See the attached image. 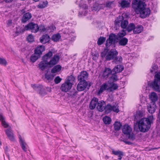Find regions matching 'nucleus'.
<instances>
[{
	"label": "nucleus",
	"mask_w": 160,
	"mask_h": 160,
	"mask_svg": "<svg viewBox=\"0 0 160 160\" xmlns=\"http://www.w3.org/2000/svg\"><path fill=\"white\" fill-rule=\"evenodd\" d=\"M32 17V14L28 12L24 14L21 19V22L22 23H25L28 21Z\"/></svg>",
	"instance_id": "16"
},
{
	"label": "nucleus",
	"mask_w": 160,
	"mask_h": 160,
	"mask_svg": "<svg viewBox=\"0 0 160 160\" xmlns=\"http://www.w3.org/2000/svg\"><path fill=\"white\" fill-rule=\"evenodd\" d=\"M19 139L20 140V144L22 149L25 152L27 151V143L25 142L24 140H22L21 136L19 137Z\"/></svg>",
	"instance_id": "23"
},
{
	"label": "nucleus",
	"mask_w": 160,
	"mask_h": 160,
	"mask_svg": "<svg viewBox=\"0 0 160 160\" xmlns=\"http://www.w3.org/2000/svg\"><path fill=\"white\" fill-rule=\"evenodd\" d=\"M105 102L103 100L98 101L97 108L99 112H102L104 109Z\"/></svg>",
	"instance_id": "17"
},
{
	"label": "nucleus",
	"mask_w": 160,
	"mask_h": 160,
	"mask_svg": "<svg viewBox=\"0 0 160 160\" xmlns=\"http://www.w3.org/2000/svg\"><path fill=\"white\" fill-rule=\"evenodd\" d=\"M5 152H6V154L7 155V156L8 157V159H9V154L8 153V147L7 146L6 147L5 149Z\"/></svg>",
	"instance_id": "59"
},
{
	"label": "nucleus",
	"mask_w": 160,
	"mask_h": 160,
	"mask_svg": "<svg viewBox=\"0 0 160 160\" xmlns=\"http://www.w3.org/2000/svg\"><path fill=\"white\" fill-rule=\"evenodd\" d=\"M158 68V66L156 65H153L152 67V69H151L150 72L152 73H153L154 72H156L157 69Z\"/></svg>",
	"instance_id": "54"
},
{
	"label": "nucleus",
	"mask_w": 160,
	"mask_h": 160,
	"mask_svg": "<svg viewBox=\"0 0 160 160\" xmlns=\"http://www.w3.org/2000/svg\"><path fill=\"white\" fill-rule=\"evenodd\" d=\"M156 108V104L154 102H150L148 106V111L151 114L155 112Z\"/></svg>",
	"instance_id": "15"
},
{
	"label": "nucleus",
	"mask_w": 160,
	"mask_h": 160,
	"mask_svg": "<svg viewBox=\"0 0 160 160\" xmlns=\"http://www.w3.org/2000/svg\"><path fill=\"white\" fill-rule=\"evenodd\" d=\"M62 69V67L60 65H57L54 66L51 70L52 73H55L60 72Z\"/></svg>",
	"instance_id": "28"
},
{
	"label": "nucleus",
	"mask_w": 160,
	"mask_h": 160,
	"mask_svg": "<svg viewBox=\"0 0 160 160\" xmlns=\"http://www.w3.org/2000/svg\"><path fill=\"white\" fill-rule=\"evenodd\" d=\"M117 73H114L112 74L111 78L113 80V81H116L118 80V77L116 75Z\"/></svg>",
	"instance_id": "53"
},
{
	"label": "nucleus",
	"mask_w": 160,
	"mask_h": 160,
	"mask_svg": "<svg viewBox=\"0 0 160 160\" xmlns=\"http://www.w3.org/2000/svg\"><path fill=\"white\" fill-rule=\"evenodd\" d=\"M143 29V28L142 25H138L136 26H135L133 32L135 34H139L141 33Z\"/></svg>",
	"instance_id": "22"
},
{
	"label": "nucleus",
	"mask_w": 160,
	"mask_h": 160,
	"mask_svg": "<svg viewBox=\"0 0 160 160\" xmlns=\"http://www.w3.org/2000/svg\"><path fill=\"white\" fill-rule=\"evenodd\" d=\"M81 7L82 8L84 9H86L88 8V6L86 4H83L82 5Z\"/></svg>",
	"instance_id": "64"
},
{
	"label": "nucleus",
	"mask_w": 160,
	"mask_h": 160,
	"mask_svg": "<svg viewBox=\"0 0 160 160\" xmlns=\"http://www.w3.org/2000/svg\"><path fill=\"white\" fill-rule=\"evenodd\" d=\"M124 69V67L123 66L118 65L113 68L112 71L113 72L115 73H118L121 72Z\"/></svg>",
	"instance_id": "25"
},
{
	"label": "nucleus",
	"mask_w": 160,
	"mask_h": 160,
	"mask_svg": "<svg viewBox=\"0 0 160 160\" xmlns=\"http://www.w3.org/2000/svg\"><path fill=\"white\" fill-rule=\"evenodd\" d=\"M5 118L3 116L2 113H0V120L2 122V125L5 128H7L9 126L8 124L5 121Z\"/></svg>",
	"instance_id": "27"
},
{
	"label": "nucleus",
	"mask_w": 160,
	"mask_h": 160,
	"mask_svg": "<svg viewBox=\"0 0 160 160\" xmlns=\"http://www.w3.org/2000/svg\"><path fill=\"white\" fill-rule=\"evenodd\" d=\"M112 72H113L109 68H106L103 72L102 77L106 79Z\"/></svg>",
	"instance_id": "20"
},
{
	"label": "nucleus",
	"mask_w": 160,
	"mask_h": 160,
	"mask_svg": "<svg viewBox=\"0 0 160 160\" xmlns=\"http://www.w3.org/2000/svg\"><path fill=\"white\" fill-rule=\"evenodd\" d=\"M151 85L152 88L155 91L160 92V72L155 74L154 79Z\"/></svg>",
	"instance_id": "4"
},
{
	"label": "nucleus",
	"mask_w": 160,
	"mask_h": 160,
	"mask_svg": "<svg viewBox=\"0 0 160 160\" xmlns=\"http://www.w3.org/2000/svg\"><path fill=\"white\" fill-rule=\"evenodd\" d=\"M128 23V20L126 19L124 20V19L121 22V23L120 25L121 26L122 28H126Z\"/></svg>",
	"instance_id": "42"
},
{
	"label": "nucleus",
	"mask_w": 160,
	"mask_h": 160,
	"mask_svg": "<svg viewBox=\"0 0 160 160\" xmlns=\"http://www.w3.org/2000/svg\"><path fill=\"white\" fill-rule=\"evenodd\" d=\"M112 105L108 103L104 107V112L105 113L108 114L112 112Z\"/></svg>",
	"instance_id": "30"
},
{
	"label": "nucleus",
	"mask_w": 160,
	"mask_h": 160,
	"mask_svg": "<svg viewBox=\"0 0 160 160\" xmlns=\"http://www.w3.org/2000/svg\"><path fill=\"white\" fill-rule=\"evenodd\" d=\"M127 136H128V139L132 141H133L135 139V135L132 133H131L128 134H127Z\"/></svg>",
	"instance_id": "48"
},
{
	"label": "nucleus",
	"mask_w": 160,
	"mask_h": 160,
	"mask_svg": "<svg viewBox=\"0 0 160 160\" xmlns=\"http://www.w3.org/2000/svg\"><path fill=\"white\" fill-rule=\"evenodd\" d=\"M119 44L122 46H125L127 45L128 42V38L125 37L119 38Z\"/></svg>",
	"instance_id": "26"
},
{
	"label": "nucleus",
	"mask_w": 160,
	"mask_h": 160,
	"mask_svg": "<svg viewBox=\"0 0 160 160\" xmlns=\"http://www.w3.org/2000/svg\"><path fill=\"white\" fill-rule=\"evenodd\" d=\"M123 142H124L126 144H128V145H131L132 144V142H131L129 141H127L126 140H123L122 141Z\"/></svg>",
	"instance_id": "60"
},
{
	"label": "nucleus",
	"mask_w": 160,
	"mask_h": 160,
	"mask_svg": "<svg viewBox=\"0 0 160 160\" xmlns=\"http://www.w3.org/2000/svg\"><path fill=\"white\" fill-rule=\"evenodd\" d=\"M88 85L87 82L79 81L77 88L78 91H81L84 90L87 87Z\"/></svg>",
	"instance_id": "10"
},
{
	"label": "nucleus",
	"mask_w": 160,
	"mask_h": 160,
	"mask_svg": "<svg viewBox=\"0 0 160 160\" xmlns=\"http://www.w3.org/2000/svg\"><path fill=\"white\" fill-rule=\"evenodd\" d=\"M149 97L152 101V102L155 103V102L158 100V97L156 93L154 92H152L151 93Z\"/></svg>",
	"instance_id": "31"
},
{
	"label": "nucleus",
	"mask_w": 160,
	"mask_h": 160,
	"mask_svg": "<svg viewBox=\"0 0 160 160\" xmlns=\"http://www.w3.org/2000/svg\"><path fill=\"white\" fill-rule=\"evenodd\" d=\"M108 50V49L107 48H105L104 51L101 53V56L102 58L104 57L107 56Z\"/></svg>",
	"instance_id": "56"
},
{
	"label": "nucleus",
	"mask_w": 160,
	"mask_h": 160,
	"mask_svg": "<svg viewBox=\"0 0 160 160\" xmlns=\"http://www.w3.org/2000/svg\"><path fill=\"white\" fill-rule=\"evenodd\" d=\"M101 5H102L101 4H99L98 3H96L93 5V7H92V10L95 11L97 10H99L101 8Z\"/></svg>",
	"instance_id": "37"
},
{
	"label": "nucleus",
	"mask_w": 160,
	"mask_h": 160,
	"mask_svg": "<svg viewBox=\"0 0 160 160\" xmlns=\"http://www.w3.org/2000/svg\"><path fill=\"white\" fill-rule=\"evenodd\" d=\"M5 131L10 140L12 141L14 140V134L11 127H9V128L5 130Z\"/></svg>",
	"instance_id": "13"
},
{
	"label": "nucleus",
	"mask_w": 160,
	"mask_h": 160,
	"mask_svg": "<svg viewBox=\"0 0 160 160\" xmlns=\"http://www.w3.org/2000/svg\"><path fill=\"white\" fill-rule=\"evenodd\" d=\"M118 54V52L115 49H112L108 52L106 57V59L107 61L112 60Z\"/></svg>",
	"instance_id": "6"
},
{
	"label": "nucleus",
	"mask_w": 160,
	"mask_h": 160,
	"mask_svg": "<svg viewBox=\"0 0 160 160\" xmlns=\"http://www.w3.org/2000/svg\"><path fill=\"white\" fill-rule=\"evenodd\" d=\"M39 27V30L41 32H44L45 31H47L46 28H45L44 26L41 25Z\"/></svg>",
	"instance_id": "58"
},
{
	"label": "nucleus",
	"mask_w": 160,
	"mask_h": 160,
	"mask_svg": "<svg viewBox=\"0 0 160 160\" xmlns=\"http://www.w3.org/2000/svg\"><path fill=\"white\" fill-rule=\"evenodd\" d=\"M122 153H123V152L119 150L116 151H115L113 149H112V154L118 156L119 155H121V154Z\"/></svg>",
	"instance_id": "50"
},
{
	"label": "nucleus",
	"mask_w": 160,
	"mask_h": 160,
	"mask_svg": "<svg viewBox=\"0 0 160 160\" xmlns=\"http://www.w3.org/2000/svg\"><path fill=\"white\" fill-rule=\"evenodd\" d=\"M62 80V79L59 76H57L55 78L54 81L56 84H58L61 82Z\"/></svg>",
	"instance_id": "55"
},
{
	"label": "nucleus",
	"mask_w": 160,
	"mask_h": 160,
	"mask_svg": "<svg viewBox=\"0 0 160 160\" xmlns=\"http://www.w3.org/2000/svg\"><path fill=\"white\" fill-rule=\"evenodd\" d=\"M53 55V52L52 51H49L48 53L45 54L42 57V60L47 62H48V60L52 58L51 57Z\"/></svg>",
	"instance_id": "24"
},
{
	"label": "nucleus",
	"mask_w": 160,
	"mask_h": 160,
	"mask_svg": "<svg viewBox=\"0 0 160 160\" xmlns=\"http://www.w3.org/2000/svg\"><path fill=\"white\" fill-rule=\"evenodd\" d=\"M122 125L120 122H115L114 124V128L115 130L116 131H118L119 130Z\"/></svg>",
	"instance_id": "38"
},
{
	"label": "nucleus",
	"mask_w": 160,
	"mask_h": 160,
	"mask_svg": "<svg viewBox=\"0 0 160 160\" xmlns=\"http://www.w3.org/2000/svg\"><path fill=\"white\" fill-rule=\"evenodd\" d=\"M59 56L57 54H55L49 62L42 60L38 64V67L41 71H43L47 66L51 68L57 64L59 62Z\"/></svg>",
	"instance_id": "2"
},
{
	"label": "nucleus",
	"mask_w": 160,
	"mask_h": 160,
	"mask_svg": "<svg viewBox=\"0 0 160 160\" xmlns=\"http://www.w3.org/2000/svg\"><path fill=\"white\" fill-rule=\"evenodd\" d=\"M109 82H106L104 83L100 87L98 92L99 93H102L105 91L109 92Z\"/></svg>",
	"instance_id": "12"
},
{
	"label": "nucleus",
	"mask_w": 160,
	"mask_h": 160,
	"mask_svg": "<svg viewBox=\"0 0 160 160\" xmlns=\"http://www.w3.org/2000/svg\"><path fill=\"white\" fill-rule=\"evenodd\" d=\"M106 40V38L103 37H100L98 39L97 41V44L98 45H101Z\"/></svg>",
	"instance_id": "43"
},
{
	"label": "nucleus",
	"mask_w": 160,
	"mask_h": 160,
	"mask_svg": "<svg viewBox=\"0 0 160 160\" xmlns=\"http://www.w3.org/2000/svg\"><path fill=\"white\" fill-rule=\"evenodd\" d=\"M123 155H124V153L123 152V153H122V154H121V155H119L118 156V159L119 160H121L122 158V157Z\"/></svg>",
	"instance_id": "63"
},
{
	"label": "nucleus",
	"mask_w": 160,
	"mask_h": 160,
	"mask_svg": "<svg viewBox=\"0 0 160 160\" xmlns=\"http://www.w3.org/2000/svg\"><path fill=\"white\" fill-rule=\"evenodd\" d=\"M113 62L115 63L116 64H120L122 62V57L121 56H119L117 57L116 56L115 58H113Z\"/></svg>",
	"instance_id": "32"
},
{
	"label": "nucleus",
	"mask_w": 160,
	"mask_h": 160,
	"mask_svg": "<svg viewBox=\"0 0 160 160\" xmlns=\"http://www.w3.org/2000/svg\"><path fill=\"white\" fill-rule=\"evenodd\" d=\"M151 122L148 118L141 119L138 123V129L140 132H148L151 127Z\"/></svg>",
	"instance_id": "3"
},
{
	"label": "nucleus",
	"mask_w": 160,
	"mask_h": 160,
	"mask_svg": "<svg viewBox=\"0 0 160 160\" xmlns=\"http://www.w3.org/2000/svg\"><path fill=\"white\" fill-rule=\"evenodd\" d=\"M118 107L119 106L118 105L112 106V111L117 113L118 112H119Z\"/></svg>",
	"instance_id": "49"
},
{
	"label": "nucleus",
	"mask_w": 160,
	"mask_h": 160,
	"mask_svg": "<svg viewBox=\"0 0 160 160\" xmlns=\"http://www.w3.org/2000/svg\"><path fill=\"white\" fill-rule=\"evenodd\" d=\"M120 5L123 8H128L130 7V2L126 0H122L121 2Z\"/></svg>",
	"instance_id": "29"
},
{
	"label": "nucleus",
	"mask_w": 160,
	"mask_h": 160,
	"mask_svg": "<svg viewBox=\"0 0 160 160\" xmlns=\"http://www.w3.org/2000/svg\"><path fill=\"white\" fill-rule=\"evenodd\" d=\"M38 55L35 54V53L34 54L32 55L30 57V60L31 61L33 62H34L36 61L38 58L40 57Z\"/></svg>",
	"instance_id": "45"
},
{
	"label": "nucleus",
	"mask_w": 160,
	"mask_h": 160,
	"mask_svg": "<svg viewBox=\"0 0 160 160\" xmlns=\"http://www.w3.org/2000/svg\"><path fill=\"white\" fill-rule=\"evenodd\" d=\"M45 50V47L43 45H38L35 49V54L40 56L42 52Z\"/></svg>",
	"instance_id": "14"
},
{
	"label": "nucleus",
	"mask_w": 160,
	"mask_h": 160,
	"mask_svg": "<svg viewBox=\"0 0 160 160\" xmlns=\"http://www.w3.org/2000/svg\"><path fill=\"white\" fill-rule=\"evenodd\" d=\"M113 41L108 39L106 41L105 44L106 48H108L112 43Z\"/></svg>",
	"instance_id": "51"
},
{
	"label": "nucleus",
	"mask_w": 160,
	"mask_h": 160,
	"mask_svg": "<svg viewBox=\"0 0 160 160\" xmlns=\"http://www.w3.org/2000/svg\"><path fill=\"white\" fill-rule=\"evenodd\" d=\"M61 36L59 33L53 35L52 37V39L54 42L58 41L61 38Z\"/></svg>",
	"instance_id": "33"
},
{
	"label": "nucleus",
	"mask_w": 160,
	"mask_h": 160,
	"mask_svg": "<svg viewBox=\"0 0 160 160\" xmlns=\"http://www.w3.org/2000/svg\"><path fill=\"white\" fill-rule=\"evenodd\" d=\"M88 74L86 71L81 72L80 74L78 76V79L79 81L87 82L86 80L88 78Z\"/></svg>",
	"instance_id": "9"
},
{
	"label": "nucleus",
	"mask_w": 160,
	"mask_h": 160,
	"mask_svg": "<svg viewBox=\"0 0 160 160\" xmlns=\"http://www.w3.org/2000/svg\"><path fill=\"white\" fill-rule=\"evenodd\" d=\"M98 99L96 98H93L91 100L89 104V108L91 110L94 109L96 107L98 102Z\"/></svg>",
	"instance_id": "18"
},
{
	"label": "nucleus",
	"mask_w": 160,
	"mask_h": 160,
	"mask_svg": "<svg viewBox=\"0 0 160 160\" xmlns=\"http://www.w3.org/2000/svg\"><path fill=\"white\" fill-rule=\"evenodd\" d=\"M28 41L30 42H32L34 41V37L32 35H29L27 37Z\"/></svg>",
	"instance_id": "57"
},
{
	"label": "nucleus",
	"mask_w": 160,
	"mask_h": 160,
	"mask_svg": "<svg viewBox=\"0 0 160 160\" xmlns=\"http://www.w3.org/2000/svg\"><path fill=\"white\" fill-rule=\"evenodd\" d=\"M75 80V78L73 75H71L67 78L66 81L70 83L72 85Z\"/></svg>",
	"instance_id": "36"
},
{
	"label": "nucleus",
	"mask_w": 160,
	"mask_h": 160,
	"mask_svg": "<svg viewBox=\"0 0 160 160\" xmlns=\"http://www.w3.org/2000/svg\"><path fill=\"white\" fill-rule=\"evenodd\" d=\"M72 86V85L70 83L68 82L65 81L61 85L60 89L62 92H67L71 89Z\"/></svg>",
	"instance_id": "8"
},
{
	"label": "nucleus",
	"mask_w": 160,
	"mask_h": 160,
	"mask_svg": "<svg viewBox=\"0 0 160 160\" xmlns=\"http://www.w3.org/2000/svg\"><path fill=\"white\" fill-rule=\"evenodd\" d=\"M7 64L6 60L3 58H0V64L3 66H6Z\"/></svg>",
	"instance_id": "52"
},
{
	"label": "nucleus",
	"mask_w": 160,
	"mask_h": 160,
	"mask_svg": "<svg viewBox=\"0 0 160 160\" xmlns=\"http://www.w3.org/2000/svg\"><path fill=\"white\" fill-rule=\"evenodd\" d=\"M54 76L51 74L46 73L45 74V78L48 80H51L53 79Z\"/></svg>",
	"instance_id": "46"
},
{
	"label": "nucleus",
	"mask_w": 160,
	"mask_h": 160,
	"mask_svg": "<svg viewBox=\"0 0 160 160\" xmlns=\"http://www.w3.org/2000/svg\"><path fill=\"white\" fill-rule=\"evenodd\" d=\"M124 18L122 16H119L117 18V19L115 21V24L116 25H119L120 23H121V22L123 20Z\"/></svg>",
	"instance_id": "34"
},
{
	"label": "nucleus",
	"mask_w": 160,
	"mask_h": 160,
	"mask_svg": "<svg viewBox=\"0 0 160 160\" xmlns=\"http://www.w3.org/2000/svg\"><path fill=\"white\" fill-rule=\"evenodd\" d=\"M108 39L113 41V42L116 39L119 40V38L114 33H111L109 36Z\"/></svg>",
	"instance_id": "41"
},
{
	"label": "nucleus",
	"mask_w": 160,
	"mask_h": 160,
	"mask_svg": "<svg viewBox=\"0 0 160 160\" xmlns=\"http://www.w3.org/2000/svg\"><path fill=\"white\" fill-rule=\"evenodd\" d=\"M39 29V27L37 24L31 22L25 26L24 29L22 30V31L23 32L25 30H30L32 32L36 33L38 31Z\"/></svg>",
	"instance_id": "5"
},
{
	"label": "nucleus",
	"mask_w": 160,
	"mask_h": 160,
	"mask_svg": "<svg viewBox=\"0 0 160 160\" xmlns=\"http://www.w3.org/2000/svg\"><path fill=\"white\" fill-rule=\"evenodd\" d=\"M122 132L126 135L131 133L132 131V128L128 124H125L122 128Z\"/></svg>",
	"instance_id": "11"
},
{
	"label": "nucleus",
	"mask_w": 160,
	"mask_h": 160,
	"mask_svg": "<svg viewBox=\"0 0 160 160\" xmlns=\"http://www.w3.org/2000/svg\"><path fill=\"white\" fill-rule=\"evenodd\" d=\"M126 31L124 30H122L121 31L118 32L117 36L118 38H124L123 37L126 35Z\"/></svg>",
	"instance_id": "39"
},
{
	"label": "nucleus",
	"mask_w": 160,
	"mask_h": 160,
	"mask_svg": "<svg viewBox=\"0 0 160 160\" xmlns=\"http://www.w3.org/2000/svg\"><path fill=\"white\" fill-rule=\"evenodd\" d=\"M56 29V27L53 25H51L46 28L47 31L53 32Z\"/></svg>",
	"instance_id": "47"
},
{
	"label": "nucleus",
	"mask_w": 160,
	"mask_h": 160,
	"mask_svg": "<svg viewBox=\"0 0 160 160\" xmlns=\"http://www.w3.org/2000/svg\"><path fill=\"white\" fill-rule=\"evenodd\" d=\"M48 4L47 1L41 2L38 5V8H44L46 7Z\"/></svg>",
	"instance_id": "44"
},
{
	"label": "nucleus",
	"mask_w": 160,
	"mask_h": 160,
	"mask_svg": "<svg viewBox=\"0 0 160 160\" xmlns=\"http://www.w3.org/2000/svg\"><path fill=\"white\" fill-rule=\"evenodd\" d=\"M135 27V24L133 23H131L129 24L126 29L128 32H130L132 30H133V31Z\"/></svg>",
	"instance_id": "35"
},
{
	"label": "nucleus",
	"mask_w": 160,
	"mask_h": 160,
	"mask_svg": "<svg viewBox=\"0 0 160 160\" xmlns=\"http://www.w3.org/2000/svg\"><path fill=\"white\" fill-rule=\"evenodd\" d=\"M12 23V20L11 19L8 20V21L7 24L8 26H10L11 25Z\"/></svg>",
	"instance_id": "62"
},
{
	"label": "nucleus",
	"mask_w": 160,
	"mask_h": 160,
	"mask_svg": "<svg viewBox=\"0 0 160 160\" xmlns=\"http://www.w3.org/2000/svg\"><path fill=\"white\" fill-rule=\"evenodd\" d=\"M109 92H111L115 91L118 89V85L113 82H109Z\"/></svg>",
	"instance_id": "21"
},
{
	"label": "nucleus",
	"mask_w": 160,
	"mask_h": 160,
	"mask_svg": "<svg viewBox=\"0 0 160 160\" xmlns=\"http://www.w3.org/2000/svg\"><path fill=\"white\" fill-rule=\"evenodd\" d=\"M50 38L47 34L42 35L40 38V42L43 44H45L49 42Z\"/></svg>",
	"instance_id": "19"
},
{
	"label": "nucleus",
	"mask_w": 160,
	"mask_h": 160,
	"mask_svg": "<svg viewBox=\"0 0 160 160\" xmlns=\"http://www.w3.org/2000/svg\"><path fill=\"white\" fill-rule=\"evenodd\" d=\"M31 86L34 89L40 94L41 95L43 96L46 94L42 85L32 84Z\"/></svg>",
	"instance_id": "7"
},
{
	"label": "nucleus",
	"mask_w": 160,
	"mask_h": 160,
	"mask_svg": "<svg viewBox=\"0 0 160 160\" xmlns=\"http://www.w3.org/2000/svg\"><path fill=\"white\" fill-rule=\"evenodd\" d=\"M77 94V91H75L73 92H71V94H70V95L72 97H74L76 96V95Z\"/></svg>",
	"instance_id": "61"
},
{
	"label": "nucleus",
	"mask_w": 160,
	"mask_h": 160,
	"mask_svg": "<svg viewBox=\"0 0 160 160\" xmlns=\"http://www.w3.org/2000/svg\"><path fill=\"white\" fill-rule=\"evenodd\" d=\"M146 5L141 0H134L132 3V7L135 12L140 13L141 18H145L148 16L150 13V10L148 8H146Z\"/></svg>",
	"instance_id": "1"
},
{
	"label": "nucleus",
	"mask_w": 160,
	"mask_h": 160,
	"mask_svg": "<svg viewBox=\"0 0 160 160\" xmlns=\"http://www.w3.org/2000/svg\"><path fill=\"white\" fill-rule=\"evenodd\" d=\"M103 120L106 124H110L111 121V118L107 116H105L103 119Z\"/></svg>",
	"instance_id": "40"
}]
</instances>
